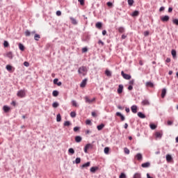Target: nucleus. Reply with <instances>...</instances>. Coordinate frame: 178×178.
<instances>
[{
  "instance_id": "obj_10",
  "label": "nucleus",
  "mask_w": 178,
  "mask_h": 178,
  "mask_svg": "<svg viewBox=\"0 0 178 178\" xmlns=\"http://www.w3.org/2000/svg\"><path fill=\"white\" fill-rule=\"evenodd\" d=\"M123 92V85H119L118 89V94H122Z\"/></svg>"
},
{
  "instance_id": "obj_48",
  "label": "nucleus",
  "mask_w": 178,
  "mask_h": 178,
  "mask_svg": "<svg viewBox=\"0 0 178 178\" xmlns=\"http://www.w3.org/2000/svg\"><path fill=\"white\" fill-rule=\"evenodd\" d=\"M64 126H65V127H69V126H70V121H65V122H64Z\"/></svg>"
},
{
  "instance_id": "obj_63",
  "label": "nucleus",
  "mask_w": 178,
  "mask_h": 178,
  "mask_svg": "<svg viewBox=\"0 0 178 178\" xmlns=\"http://www.w3.org/2000/svg\"><path fill=\"white\" fill-rule=\"evenodd\" d=\"M86 124H91V120H87L86 121Z\"/></svg>"
},
{
  "instance_id": "obj_57",
  "label": "nucleus",
  "mask_w": 178,
  "mask_h": 178,
  "mask_svg": "<svg viewBox=\"0 0 178 178\" xmlns=\"http://www.w3.org/2000/svg\"><path fill=\"white\" fill-rule=\"evenodd\" d=\"M79 130H80V127H75L74 128V131H79Z\"/></svg>"
},
{
  "instance_id": "obj_28",
  "label": "nucleus",
  "mask_w": 178,
  "mask_h": 178,
  "mask_svg": "<svg viewBox=\"0 0 178 178\" xmlns=\"http://www.w3.org/2000/svg\"><path fill=\"white\" fill-rule=\"evenodd\" d=\"M105 74L108 76V77H111L112 76V72L111 71L106 70L105 71Z\"/></svg>"
},
{
  "instance_id": "obj_14",
  "label": "nucleus",
  "mask_w": 178,
  "mask_h": 178,
  "mask_svg": "<svg viewBox=\"0 0 178 178\" xmlns=\"http://www.w3.org/2000/svg\"><path fill=\"white\" fill-rule=\"evenodd\" d=\"M141 166L142 168H149V166H151V163L149 162H146V163H142Z\"/></svg>"
},
{
  "instance_id": "obj_16",
  "label": "nucleus",
  "mask_w": 178,
  "mask_h": 178,
  "mask_svg": "<svg viewBox=\"0 0 178 178\" xmlns=\"http://www.w3.org/2000/svg\"><path fill=\"white\" fill-rule=\"evenodd\" d=\"M91 165V163L90 161H88L86 163H84L81 165V169H84V168H88Z\"/></svg>"
},
{
  "instance_id": "obj_5",
  "label": "nucleus",
  "mask_w": 178,
  "mask_h": 178,
  "mask_svg": "<svg viewBox=\"0 0 178 178\" xmlns=\"http://www.w3.org/2000/svg\"><path fill=\"white\" fill-rule=\"evenodd\" d=\"M85 101L86 104H92L94 101H95V98L94 97L93 99H90L88 97H85Z\"/></svg>"
},
{
  "instance_id": "obj_33",
  "label": "nucleus",
  "mask_w": 178,
  "mask_h": 178,
  "mask_svg": "<svg viewBox=\"0 0 178 178\" xmlns=\"http://www.w3.org/2000/svg\"><path fill=\"white\" fill-rule=\"evenodd\" d=\"M19 49H20V51H24V45H23V44H22V43H19Z\"/></svg>"
},
{
  "instance_id": "obj_15",
  "label": "nucleus",
  "mask_w": 178,
  "mask_h": 178,
  "mask_svg": "<svg viewBox=\"0 0 178 178\" xmlns=\"http://www.w3.org/2000/svg\"><path fill=\"white\" fill-rule=\"evenodd\" d=\"M3 109L6 113H8V112H9V111H10V107H9L8 106H3Z\"/></svg>"
},
{
  "instance_id": "obj_6",
  "label": "nucleus",
  "mask_w": 178,
  "mask_h": 178,
  "mask_svg": "<svg viewBox=\"0 0 178 178\" xmlns=\"http://www.w3.org/2000/svg\"><path fill=\"white\" fill-rule=\"evenodd\" d=\"M135 159H137V161H143V154H141V153H138L136 156H135Z\"/></svg>"
},
{
  "instance_id": "obj_25",
  "label": "nucleus",
  "mask_w": 178,
  "mask_h": 178,
  "mask_svg": "<svg viewBox=\"0 0 178 178\" xmlns=\"http://www.w3.org/2000/svg\"><path fill=\"white\" fill-rule=\"evenodd\" d=\"M146 86L147 87H151V88H153L154 83L151 81H148V82L146 83Z\"/></svg>"
},
{
  "instance_id": "obj_21",
  "label": "nucleus",
  "mask_w": 178,
  "mask_h": 178,
  "mask_svg": "<svg viewBox=\"0 0 178 178\" xmlns=\"http://www.w3.org/2000/svg\"><path fill=\"white\" fill-rule=\"evenodd\" d=\"M171 54L172 55V58H173L174 59H176V56H177L176 50L172 49V50L171 51Z\"/></svg>"
},
{
  "instance_id": "obj_64",
  "label": "nucleus",
  "mask_w": 178,
  "mask_h": 178,
  "mask_svg": "<svg viewBox=\"0 0 178 178\" xmlns=\"http://www.w3.org/2000/svg\"><path fill=\"white\" fill-rule=\"evenodd\" d=\"M166 63H170V58H167L165 60Z\"/></svg>"
},
{
  "instance_id": "obj_3",
  "label": "nucleus",
  "mask_w": 178,
  "mask_h": 178,
  "mask_svg": "<svg viewBox=\"0 0 178 178\" xmlns=\"http://www.w3.org/2000/svg\"><path fill=\"white\" fill-rule=\"evenodd\" d=\"M121 76H122L123 79H125V80H130V79H131V76L125 74L123 71L121 72Z\"/></svg>"
},
{
  "instance_id": "obj_42",
  "label": "nucleus",
  "mask_w": 178,
  "mask_h": 178,
  "mask_svg": "<svg viewBox=\"0 0 178 178\" xmlns=\"http://www.w3.org/2000/svg\"><path fill=\"white\" fill-rule=\"evenodd\" d=\"M6 69L8 70V72L12 71V66L10 65H7Z\"/></svg>"
},
{
  "instance_id": "obj_19",
  "label": "nucleus",
  "mask_w": 178,
  "mask_h": 178,
  "mask_svg": "<svg viewBox=\"0 0 178 178\" xmlns=\"http://www.w3.org/2000/svg\"><path fill=\"white\" fill-rule=\"evenodd\" d=\"M155 136L156 138H162V132H156Z\"/></svg>"
},
{
  "instance_id": "obj_24",
  "label": "nucleus",
  "mask_w": 178,
  "mask_h": 178,
  "mask_svg": "<svg viewBox=\"0 0 178 178\" xmlns=\"http://www.w3.org/2000/svg\"><path fill=\"white\" fill-rule=\"evenodd\" d=\"M81 140H82L81 136H77L75 137L76 143H81Z\"/></svg>"
},
{
  "instance_id": "obj_31",
  "label": "nucleus",
  "mask_w": 178,
  "mask_h": 178,
  "mask_svg": "<svg viewBox=\"0 0 178 178\" xmlns=\"http://www.w3.org/2000/svg\"><path fill=\"white\" fill-rule=\"evenodd\" d=\"M52 95L53 97H58L59 95V92L58 90H54Z\"/></svg>"
},
{
  "instance_id": "obj_7",
  "label": "nucleus",
  "mask_w": 178,
  "mask_h": 178,
  "mask_svg": "<svg viewBox=\"0 0 178 178\" xmlns=\"http://www.w3.org/2000/svg\"><path fill=\"white\" fill-rule=\"evenodd\" d=\"M87 81H88V79H83V80L81 81V84H80V87H81V88H84V87H86V86H87Z\"/></svg>"
},
{
  "instance_id": "obj_37",
  "label": "nucleus",
  "mask_w": 178,
  "mask_h": 178,
  "mask_svg": "<svg viewBox=\"0 0 178 178\" xmlns=\"http://www.w3.org/2000/svg\"><path fill=\"white\" fill-rule=\"evenodd\" d=\"M62 120V117H60V114H58L56 116V121L60 122Z\"/></svg>"
},
{
  "instance_id": "obj_13",
  "label": "nucleus",
  "mask_w": 178,
  "mask_h": 178,
  "mask_svg": "<svg viewBox=\"0 0 178 178\" xmlns=\"http://www.w3.org/2000/svg\"><path fill=\"white\" fill-rule=\"evenodd\" d=\"M131 112L133 113H137V106L134 105L131 107Z\"/></svg>"
},
{
  "instance_id": "obj_20",
  "label": "nucleus",
  "mask_w": 178,
  "mask_h": 178,
  "mask_svg": "<svg viewBox=\"0 0 178 178\" xmlns=\"http://www.w3.org/2000/svg\"><path fill=\"white\" fill-rule=\"evenodd\" d=\"M166 95V89L163 88L161 91V98H165Z\"/></svg>"
},
{
  "instance_id": "obj_2",
  "label": "nucleus",
  "mask_w": 178,
  "mask_h": 178,
  "mask_svg": "<svg viewBox=\"0 0 178 178\" xmlns=\"http://www.w3.org/2000/svg\"><path fill=\"white\" fill-rule=\"evenodd\" d=\"M17 95L19 97V98H24V97H26V90H20L17 92Z\"/></svg>"
},
{
  "instance_id": "obj_52",
  "label": "nucleus",
  "mask_w": 178,
  "mask_h": 178,
  "mask_svg": "<svg viewBox=\"0 0 178 178\" xmlns=\"http://www.w3.org/2000/svg\"><path fill=\"white\" fill-rule=\"evenodd\" d=\"M98 44H101L102 47H104V45H105V43H104V42H102V40H99L98 41Z\"/></svg>"
},
{
  "instance_id": "obj_9",
  "label": "nucleus",
  "mask_w": 178,
  "mask_h": 178,
  "mask_svg": "<svg viewBox=\"0 0 178 178\" xmlns=\"http://www.w3.org/2000/svg\"><path fill=\"white\" fill-rule=\"evenodd\" d=\"M6 56L9 58V59H13V53L12 51H8L6 53Z\"/></svg>"
},
{
  "instance_id": "obj_59",
  "label": "nucleus",
  "mask_w": 178,
  "mask_h": 178,
  "mask_svg": "<svg viewBox=\"0 0 178 178\" xmlns=\"http://www.w3.org/2000/svg\"><path fill=\"white\" fill-rule=\"evenodd\" d=\"M167 123H168V126H172V124H173V122H172V121H170V120H168V121L167 122Z\"/></svg>"
},
{
  "instance_id": "obj_1",
  "label": "nucleus",
  "mask_w": 178,
  "mask_h": 178,
  "mask_svg": "<svg viewBox=\"0 0 178 178\" xmlns=\"http://www.w3.org/2000/svg\"><path fill=\"white\" fill-rule=\"evenodd\" d=\"M88 72V67L83 65L80 67L78 69V73L79 74H81V76H86Z\"/></svg>"
},
{
  "instance_id": "obj_23",
  "label": "nucleus",
  "mask_w": 178,
  "mask_h": 178,
  "mask_svg": "<svg viewBox=\"0 0 178 178\" xmlns=\"http://www.w3.org/2000/svg\"><path fill=\"white\" fill-rule=\"evenodd\" d=\"M40 38H41V36H40L39 34L35 33L34 35L35 41H40Z\"/></svg>"
},
{
  "instance_id": "obj_26",
  "label": "nucleus",
  "mask_w": 178,
  "mask_h": 178,
  "mask_svg": "<svg viewBox=\"0 0 178 178\" xmlns=\"http://www.w3.org/2000/svg\"><path fill=\"white\" fill-rule=\"evenodd\" d=\"M97 170H98V167H92L90 168V172L92 173H95V172H97Z\"/></svg>"
},
{
  "instance_id": "obj_18",
  "label": "nucleus",
  "mask_w": 178,
  "mask_h": 178,
  "mask_svg": "<svg viewBox=\"0 0 178 178\" xmlns=\"http://www.w3.org/2000/svg\"><path fill=\"white\" fill-rule=\"evenodd\" d=\"M138 118H140V119H145V115L141 112L138 113Z\"/></svg>"
},
{
  "instance_id": "obj_30",
  "label": "nucleus",
  "mask_w": 178,
  "mask_h": 178,
  "mask_svg": "<svg viewBox=\"0 0 178 178\" xmlns=\"http://www.w3.org/2000/svg\"><path fill=\"white\" fill-rule=\"evenodd\" d=\"M70 19L72 24H75V25L77 24V20H76V19H74L72 17Z\"/></svg>"
},
{
  "instance_id": "obj_36",
  "label": "nucleus",
  "mask_w": 178,
  "mask_h": 178,
  "mask_svg": "<svg viewBox=\"0 0 178 178\" xmlns=\"http://www.w3.org/2000/svg\"><path fill=\"white\" fill-rule=\"evenodd\" d=\"M119 33H124V28L123 26H120L118 28Z\"/></svg>"
},
{
  "instance_id": "obj_8",
  "label": "nucleus",
  "mask_w": 178,
  "mask_h": 178,
  "mask_svg": "<svg viewBox=\"0 0 178 178\" xmlns=\"http://www.w3.org/2000/svg\"><path fill=\"white\" fill-rule=\"evenodd\" d=\"M169 16L168 15H165L161 17V22H169Z\"/></svg>"
},
{
  "instance_id": "obj_54",
  "label": "nucleus",
  "mask_w": 178,
  "mask_h": 178,
  "mask_svg": "<svg viewBox=\"0 0 178 178\" xmlns=\"http://www.w3.org/2000/svg\"><path fill=\"white\" fill-rule=\"evenodd\" d=\"M24 65H25L26 67H29V66H30V63H29V62H27V61H25L24 63Z\"/></svg>"
},
{
  "instance_id": "obj_22",
  "label": "nucleus",
  "mask_w": 178,
  "mask_h": 178,
  "mask_svg": "<svg viewBox=\"0 0 178 178\" xmlns=\"http://www.w3.org/2000/svg\"><path fill=\"white\" fill-rule=\"evenodd\" d=\"M138 15H140V12H138V10H135L134 11V13L131 14V16L133 17H136V16H138Z\"/></svg>"
},
{
  "instance_id": "obj_11",
  "label": "nucleus",
  "mask_w": 178,
  "mask_h": 178,
  "mask_svg": "<svg viewBox=\"0 0 178 178\" xmlns=\"http://www.w3.org/2000/svg\"><path fill=\"white\" fill-rule=\"evenodd\" d=\"M116 116L120 117V119H121V121H122V122L124 121V120L126 119V118L123 116V115H122V113H119V112H117V113H116Z\"/></svg>"
},
{
  "instance_id": "obj_38",
  "label": "nucleus",
  "mask_w": 178,
  "mask_h": 178,
  "mask_svg": "<svg viewBox=\"0 0 178 178\" xmlns=\"http://www.w3.org/2000/svg\"><path fill=\"white\" fill-rule=\"evenodd\" d=\"M124 154H126L127 155H129V154H130V150L127 147H125L124 149Z\"/></svg>"
},
{
  "instance_id": "obj_41",
  "label": "nucleus",
  "mask_w": 178,
  "mask_h": 178,
  "mask_svg": "<svg viewBox=\"0 0 178 178\" xmlns=\"http://www.w3.org/2000/svg\"><path fill=\"white\" fill-rule=\"evenodd\" d=\"M52 106L53 108H58V106H59V103L55 102L53 103Z\"/></svg>"
},
{
  "instance_id": "obj_17",
  "label": "nucleus",
  "mask_w": 178,
  "mask_h": 178,
  "mask_svg": "<svg viewBox=\"0 0 178 178\" xmlns=\"http://www.w3.org/2000/svg\"><path fill=\"white\" fill-rule=\"evenodd\" d=\"M141 104L143 106L149 105V101L148 99H144L142 101Z\"/></svg>"
},
{
  "instance_id": "obj_61",
  "label": "nucleus",
  "mask_w": 178,
  "mask_h": 178,
  "mask_svg": "<svg viewBox=\"0 0 178 178\" xmlns=\"http://www.w3.org/2000/svg\"><path fill=\"white\" fill-rule=\"evenodd\" d=\"M128 90L129 91H131V90H133V86L132 85H129V87H128Z\"/></svg>"
},
{
  "instance_id": "obj_56",
  "label": "nucleus",
  "mask_w": 178,
  "mask_h": 178,
  "mask_svg": "<svg viewBox=\"0 0 178 178\" xmlns=\"http://www.w3.org/2000/svg\"><path fill=\"white\" fill-rule=\"evenodd\" d=\"M78 1L80 3V5L82 6L84 5V0H78Z\"/></svg>"
},
{
  "instance_id": "obj_45",
  "label": "nucleus",
  "mask_w": 178,
  "mask_h": 178,
  "mask_svg": "<svg viewBox=\"0 0 178 178\" xmlns=\"http://www.w3.org/2000/svg\"><path fill=\"white\" fill-rule=\"evenodd\" d=\"M76 111H72L71 113H70V116H71V118H76Z\"/></svg>"
},
{
  "instance_id": "obj_44",
  "label": "nucleus",
  "mask_w": 178,
  "mask_h": 178,
  "mask_svg": "<svg viewBox=\"0 0 178 178\" xmlns=\"http://www.w3.org/2000/svg\"><path fill=\"white\" fill-rule=\"evenodd\" d=\"M3 47H4V48H8V47H9V42H8V41L5 40L3 42Z\"/></svg>"
},
{
  "instance_id": "obj_29",
  "label": "nucleus",
  "mask_w": 178,
  "mask_h": 178,
  "mask_svg": "<svg viewBox=\"0 0 178 178\" xmlns=\"http://www.w3.org/2000/svg\"><path fill=\"white\" fill-rule=\"evenodd\" d=\"M104 127H105V124H101L97 126V130L101 131L102 129H104Z\"/></svg>"
},
{
  "instance_id": "obj_40",
  "label": "nucleus",
  "mask_w": 178,
  "mask_h": 178,
  "mask_svg": "<svg viewBox=\"0 0 178 178\" xmlns=\"http://www.w3.org/2000/svg\"><path fill=\"white\" fill-rule=\"evenodd\" d=\"M149 126L152 130H155V129H156V125H155V124H150Z\"/></svg>"
},
{
  "instance_id": "obj_34",
  "label": "nucleus",
  "mask_w": 178,
  "mask_h": 178,
  "mask_svg": "<svg viewBox=\"0 0 178 178\" xmlns=\"http://www.w3.org/2000/svg\"><path fill=\"white\" fill-rule=\"evenodd\" d=\"M68 153H69V154H71V155H73V154H74V149H73V148H70V149H68Z\"/></svg>"
},
{
  "instance_id": "obj_12",
  "label": "nucleus",
  "mask_w": 178,
  "mask_h": 178,
  "mask_svg": "<svg viewBox=\"0 0 178 178\" xmlns=\"http://www.w3.org/2000/svg\"><path fill=\"white\" fill-rule=\"evenodd\" d=\"M165 158L167 162H172V161H173V158H172V156L170 154H167Z\"/></svg>"
},
{
  "instance_id": "obj_58",
  "label": "nucleus",
  "mask_w": 178,
  "mask_h": 178,
  "mask_svg": "<svg viewBox=\"0 0 178 178\" xmlns=\"http://www.w3.org/2000/svg\"><path fill=\"white\" fill-rule=\"evenodd\" d=\"M58 81H59V79H54V84H58Z\"/></svg>"
},
{
  "instance_id": "obj_46",
  "label": "nucleus",
  "mask_w": 178,
  "mask_h": 178,
  "mask_svg": "<svg viewBox=\"0 0 178 178\" xmlns=\"http://www.w3.org/2000/svg\"><path fill=\"white\" fill-rule=\"evenodd\" d=\"M133 3H134V0H128V4L129 6H133Z\"/></svg>"
},
{
  "instance_id": "obj_51",
  "label": "nucleus",
  "mask_w": 178,
  "mask_h": 178,
  "mask_svg": "<svg viewBox=\"0 0 178 178\" xmlns=\"http://www.w3.org/2000/svg\"><path fill=\"white\" fill-rule=\"evenodd\" d=\"M144 35H145V37H148V35H149V31H145Z\"/></svg>"
},
{
  "instance_id": "obj_4",
  "label": "nucleus",
  "mask_w": 178,
  "mask_h": 178,
  "mask_svg": "<svg viewBox=\"0 0 178 178\" xmlns=\"http://www.w3.org/2000/svg\"><path fill=\"white\" fill-rule=\"evenodd\" d=\"M88 149H92V145H91L90 143H88L85 146L84 152L87 154V152H88Z\"/></svg>"
},
{
  "instance_id": "obj_35",
  "label": "nucleus",
  "mask_w": 178,
  "mask_h": 178,
  "mask_svg": "<svg viewBox=\"0 0 178 178\" xmlns=\"http://www.w3.org/2000/svg\"><path fill=\"white\" fill-rule=\"evenodd\" d=\"M25 35H26V37H30V35H31V32H30V31H29V30H26L25 31Z\"/></svg>"
},
{
  "instance_id": "obj_50",
  "label": "nucleus",
  "mask_w": 178,
  "mask_h": 178,
  "mask_svg": "<svg viewBox=\"0 0 178 178\" xmlns=\"http://www.w3.org/2000/svg\"><path fill=\"white\" fill-rule=\"evenodd\" d=\"M119 178H126V174L124 172L121 173Z\"/></svg>"
},
{
  "instance_id": "obj_39",
  "label": "nucleus",
  "mask_w": 178,
  "mask_h": 178,
  "mask_svg": "<svg viewBox=\"0 0 178 178\" xmlns=\"http://www.w3.org/2000/svg\"><path fill=\"white\" fill-rule=\"evenodd\" d=\"M80 162H81V159H80V157H77L75 160V163H76V165H79Z\"/></svg>"
},
{
  "instance_id": "obj_49",
  "label": "nucleus",
  "mask_w": 178,
  "mask_h": 178,
  "mask_svg": "<svg viewBox=\"0 0 178 178\" xmlns=\"http://www.w3.org/2000/svg\"><path fill=\"white\" fill-rule=\"evenodd\" d=\"M104 154H109V147H105L104 148Z\"/></svg>"
},
{
  "instance_id": "obj_53",
  "label": "nucleus",
  "mask_w": 178,
  "mask_h": 178,
  "mask_svg": "<svg viewBox=\"0 0 178 178\" xmlns=\"http://www.w3.org/2000/svg\"><path fill=\"white\" fill-rule=\"evenodd\" d=\"M88 49L87 47H83V48L82 49V52H83V53L88 52Z\"/></svg>"
},
{
  "instance_id": "obj_27",
  "label": "nucleus",
  "mask_w": 178,
  "mask_h": 178,
  "mask_svg": "<svg viewBox=\"0 0 178 178\" xmlns=\"http://www.w3.org/2000/svg\"><path fill=\"white\" fill-rule=\"evenodd\" d=\"M95 26H96L97 29H102V22L96 23Z\"/></svg>"
},
{
  "instance_id": "obj_62",
  "label": "nucleus",
  "mask_w": 178,
  "mask_h": 178,
  "mask_svg": "<svg viewBox=\"0 0 178 178\" xmlns=\"http://www.w3.org/2000/svg\"><path fill=\"white\" fill-rule=\"evenodd\" d=\"M118 108L120 109V111H123V109H124V107L122 106H118Z\"/></svg>"
},
{
  "instance_id": "obj_43",
  "label": "nucleus",
  "mask_w": 178,
  "mask_h": 178,
  "mask_svg": "<svg viewBox=\"0 0 178 178\" xmlns=\"http://www.w3.org/2000/svg\"><path fill=\"white\" fill-rule=\"evenodd\" d=\"M72 106H75L76 108L79 106V105H77V102L75 100H72Z\"/></svg>"
},
{
  "instance_id": "obj_47",
  "label": "nucleus",
  "mask_w": 178,
  "mask_h": 178,
  "mask_svg": "<svg viewBox=\"0 0 178 178\" xmlns=\"http://www.w3.org/2000/svg\"><path fill=\"white\" fill-rule=\"evenodd\" d=\"M173 24H175L176 26H178V19H174L172 20Z\"/></svg>"
},
{
  "instance_id": "obj_55",
  "label": "nucleus",
  "mask_w": 178,
  "mask_h": 178,
  "mask_svg": "<svg viewBox=\"0 0 178 178\" xmlns=\"http://www.w3.org/2000/svg\"><path fill=\"white\" fill-rule=\"evenodd\" d=\"M56 15H57L58 16H61L62 12H60V10H58V11H56Z\"/></svg>"
},
{
  "instance_id": "obj_32",
  "label": "nucleus",
  "mask_w": 178,
  "mask_h": 178,
  "mask_svg": "<svg viewBox=\"0 0 178 178\" xmlns=\"http://www.w3.org/2000/svg\"><path fill=\"white\" fill-rule=\"evenodd\" d=\"M134 178H141V174L138 172L135 173L134 175Z\"/></svg>"
},
{
  "instance_id": "obj_60",
  "label": "nucleus",
  "mask_w": 178,
  "mask_h": 178,
  "mask_svg": "<svg viewBox=\"0 0 178 178\" xmlns=\"http://www.w3.org/2000/svg\"><path fill=\"white\" fill-rule=\"evenodd\" d=\"M129 86H133V84H134V79H132L129 81Z\"/></svg>"
}]
</instances>
